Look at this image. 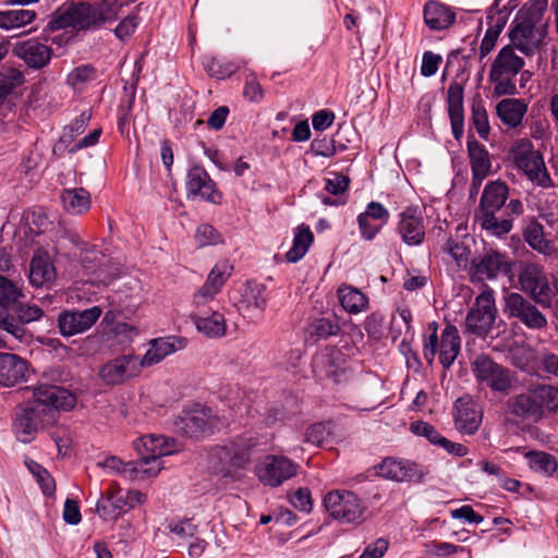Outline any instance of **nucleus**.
<instances>
[{
	"label": "nucleus",
	"instance_id": "11",
	"mask_svg": "<svg viewBox=\"0 0 558 558\" xmlns=\"http://www.w3.org/2000/svg\"><path fill=\"white\" fill-rule=\"evenodd\" d=\"M93 5L86 2L71 3L59 9L48 26L50 29H61L74 27L78 29L95 28V20H93Z\"/></svg>",
	"mask_w": 558,
	"mask_h": 558
},
{
	"label": "nucleus",
	"instance_id": "63",
	"mask_svg": "<svg viewBox=\"0 0 558 558\" xmlns=\"http://www.w3.org/2000/svg\"><path fill=\"white\" fill-rule=\"evenodd\" d=\"M350 180L348 177L340 173H331L325 180V190L330 194L338 195L345 192L349 187Z\"/></svg>",
	"mask_w": 558,
	"mask_h": 558
},
{
	"label": "nucleus",
	"instance_id": "33",
	"mask_svg": "<svg viewBox=\"0 0 558 558\" xmlns=\"http://www.w3.org/2000/svg\"><path fill=\"white\" fill-rule=\"evenodd\" d=\"M508 408L511 414L522 420L538 421L542 418L532 388L524 393L510 398Z\"/></svg>",
	"mask_w": 558,
	"mask_h": 558
},
{
	"label": "nucleus",
	"instance_id": "61",
	"mask_svg": "<svg viewBox=\"0 0 558 558\" xmlns=\"http://www.w3.org/2000/svg\"><path fill=\"white\" fill-rule=\"evenodd\" d=\"M195 240L199 247L214 245L220 242V235L210 225H202L196 229Z\"/></svg>",
	"mask_w": 558,
	"mask_h": 558
},
{
	"label": "nucleus",
	"instance_id": "12",
	"mask_svg": "<svg viewBox=\"0 0 558 558\" xmlns=\"http://www.w3.org/2000/svg\"><path fill=\"white\" fill-rule=\"evenodd\" d=\"M141 368L136 356L120 355L105 363L98 371V377L107 386H118L137 376Z\"/></svg>",
	"mask_w": 558,
	"mask_h": 558
},
{
	"label": "nucleus",
	"instance_id": "19",
	"mask_svg": "<svg viewBox=\"0 0 558 558\" xmlns=\"http://www.w3.org/2000/svg\"><path fill=\"white\" fill-rule=\"evenodd\" d=\"M186 191L189 197L199 196L202 199L217 204L221 194L216 191L215 182L202 167L194 166L187 172Z\"/></svg>",
	"mask_w": 558,
	"mask_h": 558
},
{
	"label": "nucleus",
	"instance_id": "54",
	"mask_svg": "<svg viewBox=\"0 0 558 558\" xmlns=\"http://www.w3.org/2000/svg\"><path fill=\"white\" fill-rule=\"evenodd\" d=\"M92 118L89 111H83L70 125H68L60 138L62 143L71 142L75 136L81 134L88 125Z\"/></svg>",
	"mask_w": 558,
	"mask_h": 558
},
{
	"label": "nucleus",
	"instance_id": "51",
	"mask_svg": "<svg viewBox=\"0 0 558 558\" xmlns=\"http://www.w3.org/2000/svg\"><path fill=\"white\" fill-rule=\"evenodd\" d=\"M22 296V291L12 281L0 276V305L2 307L14 305Z\"/></svg>",
	"mask_w": 558,
	"mask_h": 558
},
{
	"label": "nucleus",
	"instance_id": "50",
	"mask_svg": "<svg viewBox=\"0 0 558 558\" xmlns=\"http://www.w3.org/2000/svg\"><path fill=\"white\" fill-rule=\"evenodd\" d=\"M29 472L35 476L38 484L40 485L45 495H52L56 489V484L49 472L43 468L39 463L28 460L25 462Z\"/></svg>",
	"mask_w": 558,
	"mask_h": 558
},
{
	"label": "nucleus",
	"instance_id": "44",
	"mask_svg": "<svg viewBox=\"0 0 558 558\" xmlns=\"http://www.w3.org/2000/svg\"><path fill=\"white\" fill-rule=\"evenodd\" d=\"M525 458L532 470L544 475L554 474L558 468L555 457L544 451H529Z\"/></svg>",
	"mask_w": 558,
	"mask_h": 558
},
{
	"label": "nucleus",
	"instance_id": "26",
	"mask_svg": "<svg viewBox=\"0 0 558 558\" xmlns=\"http://www.w3.org/2000/svg\"><path fill=\"white\" fill-rule=\"evenodd\" d=\"M508 196L509 187L505 182L500 180L489 182L484 187L476 213L499 211L505 206Z\"/></svg>",
	"mask_w": 558,
	"mask_h": 558
},
{
	"label": "nucleus",
	"instance_id": "22",
	"mask_svg": "<svg viewBox=\"0 0 558 558\" xmlns=\"http://www.w3.org/2000/svg\"><path fill=\"white\" fill-rule=\"evenodd\" d=\"M27 362L13 353L0 352V386L13 387L26 379Z\"/></svg>",
	"mask_w": 558,
	"mask_h": 558
},
{
	"label": "nucleus",
	"instance_id": "16",
	"mask_svg": "<svg viewBox=\"0 0 558 558\" xmlns=\"http://www.w3.org/2000/svg\"><path fill=\"white\" fill-rule=\"evenodd\" d=\"M101 310L93 306L84 311H65L58 318L59 329L62 336L71 337L88 330L100 317Z\"/></svg>",
	"mask_w": 558,
	"mask_h": 558
},
{
	"label": "nucleus",
	"instance_id": "41",
	"mask_svg": "<svg viewBox=\"0 0 558 558\" xmlns=\"http://www.w3.org/2000/svg\"><path fill=\"white\" fill-rule=\"evenodd\" d=\"M541 416L546 412L558 410V387L551 385H536L532 387Z\"/></svg>",
	"mask_w": 558,
	"mask_h": 558
},
{
	"label": "nucleus",
	"instance_id": "20",
	"mask_svg": "<svg viewBox=\"0 0 558 558\" xmlns=\"http://www.w3.org/2000/svg\"><path fill=\"white\" fill-rule=\"evenodd\" d=\"M544 32L536 29L531 21L521 20L510 32L511 46L525 56H531L542 44Z\"/></svg>",
	"mask_w": 558,
	"mask_h": 558
},
{
	"label": "nucleus",
	"instance_id": "52",
	"mask_svg": "<svg viewBox=\"0 0 558 558\" xmlns=\"http://www.w3.org/2000/svg\"><path fill=\"white\" fill-rule=\"evenodd\" d=\"M205 70L211 77L223 80L232 75L236 71V66L232 62L210 58L205 63Z\"/></svg>",
	"mask_w": 558,
	"mask_h": 558
},
{
	"label": "nucleus",
	"instance_id": "8",
	"mask_svg": "<svg viewBox=\"0 0 558 558\" xmlns=\"http://www.w3.org/2000/svg\"><path fill=\"white\" fill-rule=\"evenodd\" d=\"M178 432L189 437L214 433L219 427V417L211 409L197 405L186 410L175 422Z\"/></svg>",
	"mask_w": 558,
	"mask_h": 558
},
{
	"label": "nucleus",
	"instance_id": "59",
	"mask_svg": "<svg viewBox=\"0 0 558 558\" xmlns=\"http://www.w3.org/2000/svg\"><path fill=\"white\" fill-rule=\"evenodd\" d=\"M173 537L180 543L187 542L190 538L194 537L196 533V526L190 521H179V522H170L168 525Z\"/></svg>",
	"mask_w": 558,
	"mask_h": 558
},
{
	"label": "nucleus",
	"instance_id": "57",
	"mask_svg": "<svg viewBox=\"0 0 558 558\" xmlns=\"http://www.w3.org/2000/svg\"><path fill=\"white\" fill-rule=\"evenodd\" d=\"M444 251L454 259L459 267L465 266L470 257L469 247L457 240L448 239L445 243Z\"/></svg>",
	"mask_w": 558,
	"mask_h": 558
},
{
	"label": "nucleus",
	"instance_id": "5",
	"mask_svg": "<svg viewBox=\"0 0 558 558\" xmlns=\"http://www.w3.org/2000/svg\"><path fill=\"white\" fill-rule=\"evenodd\" d=\"M497 307L492 289H486L478 294L465 317V331L477 337H485L493 328Z\"/></svg>",
	"mask_w": 558,
	"mask_h": 558
},
{
	"label": "nucleus",
	"instance_id": "39",
	"mask_svg": "<svg viewBox=\"0 0 558 558\" xmlns=\"http://www.w3.org/2000/svg\"><path fill=\"white\" fill-rule=\"evenodd\" d=\"M37 19V12L28 9L0 11V28L13 31L32 24Z\"/></svg>",
	"mask_w": 558,
	"mask_h": 558
},
{
	"label": "nucleus",
	"instance_id": "32",
	"mask_svg": "<svg viewBox=\"0 0 558 558\" xmlns=\"http://www.w3.org/2000/svg\"><path fill=\"white\" fill-rule=\"evenodd\" d=\"M341 353L336 350L320 354L314 360V371L319 377L332 378L340 383L345 375V369L339 364Z\"/></svg>",
	"mask_w": 558,
	"mask_h": 558
},
{
	"label": "nucleus",
	"instance_id": "30",
	"mask_svg": "<svg viewBox=\"0 0 558 558\" xmlns=\"http://www.w3.org/2000/svg\"><path fill=\"white\" fill-rule=\"evenodd\" d=\"M524 66V60L514 53V48L510 45L500 49L496 56L490 72L494 76L512 75L515 76Z\"/></svg>",
	"mask_w": 558,
	"mask_h": 558
},
{
	"label": "nucleus",
	"instance_id": "14",
	"mask_svg": "<svg viewBox=\"0 0 558 558\" xmlns=\"http://www.w3.org/2000/svg\"><path fill=\"white\" fill-rule=\"evenodd\" d=\"M296 473V464L282 456H267L256 465L258 480L272 487L279 486Z\"/></svg>",
	"mask_w": 558,
	"mask_h": 558
},
{
	"label": "nucleus",
	"instance_id": "13",
	"mask_svg": "<svg viewBox=\"0 0 558 558\" xmlns=\"http://www.w3.org/2000/svg\"><path fill=\"white\" fill-rule=\"evenodd\" d=\"M472 372L478 383L494 391L504 392L511 386L508 369L495 363L488 355L476 356L472 362Z\"/></svg>",
	"mask_w": 558,
	"mask_h": 558
},
{
	"label": "nucleus",
	"instance_id": "49",
	"mask_svg": "<svg viewBox=\"0 0 558 558\" xmlns=\"http://www.w3.org/2000/svg\"><path fill=\"white\" fill-rule=\"evenodd\" d=\"M121 4L118 1H101L97 5H93V20L95 27H99L106 22H110L118 17V11Z\"/></svg>",
	"mask_w": 558,
	"mask_h": 558
},
{
	"label": "nucleus",
	"instance_id": "36",
	"mask_svg": "<svg viewBox=\"0 0 558 558\" xmlns=\"http://www.w3.org/2000/svg\"><path fill=\"white\" fill-rule=\"evenodd\" d=\"M61 203L66 213L82 215L90 208V194L83 187L66 189L62 192Z\"/></svg>",
	"mask_w": 558,
	"mask_h": 558
},
{
	"label": "nucleus",
	"instance_id": "37",
	"mask_svg": "<svg viewBox=\"0 0 558 558\" xmlns=\"http://www.w3.org/2000/svg\"><path fill=\"white\" fill-rule=\"evenodd\" d=\"M497 213H475V221L488 234L501 238L511 231L512 218H507V216L497 217Z\"/></svg>",
	"mask_w": 558,
	"mask_h": 558
},
{
	"label": "nucleus",
	"instance_id": "64",
	"mask_svg": "<svg viewBox=\"0 0 558 558\" xmlns=\"http://www.w3.org/2000/svg\"><path fill=\"white\" fill-rule=\"evenodd\" d=\"M441 61L442 59L439 54H436L432 51L424 52L421 65V74L425 77L433 76L436 74Z\"/></svg>",
	"mask_w": 558,
	"mask_h": 558
},
{
	"label": "nucleus",
	"instance_id": "24",
	"mask_svg": "<svg viewBox=\"0 0 558 558\" xmlns=\"http://www.w3.org/2000/svg\"><path fill=\"white\" fill-rule=\"evenodd\" d=\"M448 112L456 140H460L464 131L463 87L458 82H451L447 90Z\"/></svg>",
	"mask_w": 558,
	"mask_h": 558
},
{
	"label": "nucleus",
	"instance_id": "34",
	"mask_svg": "<svg viewBox=\"0 0 558 558\" xmlns=\"http://www.w3.org/2000/svg\"><path fill=\"white\" fill-rule=\"evenodd\" d=\"M468 156L473 177L486 178L490 173L492 161L488 150L474 137L468 138Z\"/></svg>",
	"mask_w": 558,
	"mask_h": 558
},
{
	"label": "nucleus",
	"instance_id": "42",
	"mask_svg": "<svg viewBox=\"0 0 558 558\" xmlns=\"http://www.w3.org/2000/svg\"><path fill=\"white\" fill-rule=\"evenodd\" d=\"M338 295L342 307L351 314L361 313L367 307V298L355 288L341 287L338 290Z\"/></svg>",
	"mask_w": 558,
	"mask_h": 558
},
{
	"label": "nucleus",
	"instance_id": "46",
	"mask_svg": "<svg viewBox=\"0 0 558 558\" xmlns=\"http://www.w3.org/2000/svg\"><path fill=\"white\" fill-rule=\"evenodd\" d=\"M471 122L478 136L487 141L490 134V126L487 110L482 101L473 102Z\"/></svg>",
	"mask_w": 558,
	"mask_h": 558
},
{
	"label": "nucleus",
	"instance_id": "2",
	"mask_svg": "<svg viewBox=\"0 0 558 558\" xmlns=\"http://www.w3.org/2000/svg\"><path fill=\"white\" fill-rule=\"evenodd\" d=\"M518 282L520 289L543 307H550L554 301L558 302V284L551 282L539 264L523 263L519 268Z\"/></svg>",
	"mask_w": 558,
	"mask_h": 558
},
{
	"label": "nucleus",
	"instance_id": "23",
	"mask_svg": "<svg viewBox=\"0 0 558 558\" xmlns=\"http://www.w3.org/2000/svg\"><path fill=\"white\" fill-rule=\"evenodd\" d=\"M104 469L123 475L130 481L144 480L158 475V468L154 465L153 469H145V462L130 461L123 462L118 457H109L104 462L99 463Z\"/></svg>",
	"mask_w": 558,
	"mask_h": 558
},
{
	"label": "nucleus",
	"instance_id": "35",
	"mask_svg": "<svg viewBox=\"0 0 558 558\" xmlns=\"http://www.w3.org/2000/svg\"><path fill=\"white\" fill-rule=\"evenodd\" d=\"M460 352V337L454 326L448 325L441 333L439 361L444 367L449 368Z\"/></svg>",
	"mask_w": 558,
	"mask_h": 558
},
{
	"label": "nucleus",
	"instance_id": "60",
	"mask_svg": "<svg viewBox=\"0 0 558 558\" xmlns=\"http://www.w3.org/2000/svg\"><path fill=\"white\" fill-rule=\"evenodd\" d=\"M513 77L514 76L512 75L494 76L493 72L489 71V81L494 84V95H514L517 93V87L512 82Z\"/></svg>",
	"mask_w": 558,
	"mask_h": 558
},
{
	"label": "nucleus",
	"instance_id": "21",
	"mask_svg": "<svg viewBox=\"0 0 558 558\" xmlns=\"http://www.w3.org/2000/svg\"><path fill=\"white\" fill-rule=\"evenodd\" d=\"M397 230L407 245L421 244L425 239V226L418 208L410 207L401 213Z\"/></svg>",
	"mask_w": 558,
	"mask_h": 558
},
{
	"label": "nucleus",
	"instance_id": "9",
	"mask_svg": "<svg viewBox=\"0 0 558 558\" xmlns=\"http://www.w3.org/2000/svg\"><path fill=\"white\" fill-rule=\"evenodd\" d=\"M511 259L505 253L495 250L485 251L472 259L470 274L473 280H494L511 271Z\"/></svg>",
	"mask_w": 558,
	"mask_h": 558
},
{
	"label": "nucleus",
	"instance_id": "3",
	"mask_svg": "<svg viewBox=\"0 0 558 558\" xmlns=\"http://www.w3.org/2000/svg\"><path fill=\"white\" fill-rule=\"evenodd\" d=\"M510 155L515 168L533 183L541 187L554 186L547 171L543 155L535 149L532 142L521 138L511 147Z\"/></svg>",
	"mask_w": 558,
	"mask_h": 558
},
{
	"label": "nucleus",
	"instance_id": "53",
	"mask_svg": "<svg viewBox=\"0 0 558 558\" xmlns=\"http://www.w3.org/2000/svg\"><path fill=\"white\" fill-rule=\"evenodd\" d=\"M548 8V0H529L521 9L520 14L523 21H531L533 24L541 22Z\"/></svg>",
	"mask_w": 558,
	"mask_h": 558
},
{
	"label": "nucleus",
	"instance_id": "38",
	"mask_svg": "<svg viewBox=\"0 0 558 558\" xmlns=\"http://www.w3.org/2000/svg\"><path fill=\"white\" fill-rule=\"evenodd\" d=\"M193 322L196 329L208 338H220L226 335L227 323L223 314L213 312L210 315H195Z\"/></svg>",
	"mask_w": 558,
	"mask_h": 558
},
{
	"label": "nucleus",
	"instance_id": "10",
	"mask_svg": "<svg viewBox=\"0 0 558 558\" xmlns=\"http://www.w3.org/2000/svg\"><path fill=\"white\" fill-rule=\"evenodd\" d=\"M504 313L509 318H518L531 329L546 327L547 319L538 308L518 292H509L504 298Z\"/></svg>",
	"mask_w": 558,
	"mask_h": 558
},
{
	"label": "nucleus",
	"instance_id": "31",
	"mask_svg": "<svg viewBox=\"0 0 558 558\" xmlns=\"http://www.w3.org/2000/svg\"><path fill=\"white\" fill-rule=\"evenodd\" d=\"M126 510L123 494L117 488L106 492L96 504V512L104 520H117Z\"/></svg>",
	"mask_w": 558,
	"mask_h": 558
},
{
	"label": "nucleus",
	"instance_id": "1",
	"mask_svg": "<svg viewBox=\"0 0 558 558\" xmlns=\"http://www.w3.org/2000/svg\"><path fill=\"white\" fill-rule=\"evenodd\" d=\"M33 396L34 400L19 410L13 424L16 438L24 444L34 438L39 422H53L59 410H70L76 403L73 393L58 386L39 385Z\"/></svg>",
	"mask_w": 558,
	"mask_h": 558
},
{
	"label": "nucleus",
	"instance_id": "28",
	"mask_svg": "<svg viewBox=\"0 0 558 558\" xmlns=\"http://www.w3.org/2000/svg\"><path fill=\"white\" fill-rule=\"evenodd\" d=\"M56 278V269L48 254H36L29 265L28 279L32 286L41 288L50 284Z\"/></svg>",
	"mask_w": 558,
	"mask_h": 558
},
{
	"label": "nucleus",
	"instance_id": "18",
	"mask_svg": "<svg viewBox=\"0 0 558 558\" xmlns=\"http://www.w3.org/2000/svg\"><path fill=\"white\" fill-rule=\"evenodd\" d=\"M12 52L34 70L48 65L52 57V49L34 38L15 43Z\"/></svg>",
	"mask_w": 558,
	"mask_h": 558
},
{
	"label": "nucleus",
	"instance_id": "48",
	"mask_svg": "<svg viewBox=\"0 0 558 558\" xmlns=\"http://www.w3.org/2000/svg\"><path fill=\"white\" fill-rule=\"evenodd\" d=\"M524 239L532 248L543 254L551 253L553 246L548 241L544 239L543 228L541 225H530L524 231Z\"/></svg>",
	"mask_w": 558,
	"mask_h": 558
},
{
	"label": "nucleus",
	"instance_id": "25",
	"mask_svg": "<svg viewBox=\"0 0 558 558\" xmlns=\"http://www.w3.org/2000/svg\"><path fill=\"white\" fill-rule=\"evenodd\" d=\"M184 347L185 340L182 338L171 337L154 339L150 342V348L146 351L142 360H140L141 367L157 364L169 354H172Z\"/></svg>",
	"mask_w": 558,
	"mask_h": 558
},
{
	"label": "nucleus",
	"instance_id": "7",
	"mask_svg": "<svg viewBox=\"0 0 558 558\" xmlns=\"http://www.w3.org/2000/svg\"><path fill=\"white\" fill-rule=\"evenodd\" d=\"M329 514L345 523H355L362 518L364 507L359 497L349 490H332L324 498Z\"/></svg>",
	"mask_w": 558,
	"mask_h": 558
},
{
	"label": "nucleus",
	"instance_id": "6",
	"mask_svg": "<svg viewBox=\"0 0 558 558\" xmlns=\"http://www.w3.org/2000/svg\"><path fill=\"white\" fill-rule=\"evenodd\" d=\"M134 448L141 456L138 462H145V469H153L154 465H157L158 473L162 469L160 458L179 451L175 440L162 435L140 437L134 441Z\"/></svg>",
	"mask_w": 558,
	"mask_h": 558
},
{
	"label": "nucleus",
	"instance_id": "17",
	"mask_svg": "<svg viewBox=\"0 0 558 558\" xmlns=\"http://www.w3.org/2000/svg\"><path fill=\"white\" fill-rule=\"evenodd\" d=\"M456 428L466 435H473L482 424L483 410L470 396H463L454 404Z\"/></svg>",
	"mask_w": 558,
	"mask_h": 558
},
{
	"label": "nucleus",
	"instance_id": "29",
	"mask_svg": "<svg viewBox=\"0 0 558 558\" xmlns=\"http://www.w3.org/2000/svg\"><path fill=\"white\" fill-rule=\"evenodd\" d=\"M456 20L454 12L447 5L428 1L424 7V21L433 31H442L448 28Z\"/></svg>",
	"mask_w": 558,
	"mask_h": 558
},
{
	"label": "nucleus",
	"instance_id": "56",
	"mask_svg": "<svg viewBox=\"0 0 558 558\" xmlns=\"http://www.w3.org/2000/svg\"><path fill=\"white\" fill-rule=\"evenodd\" d=\"M95 77H96L95 69L89 64H84V65L73 69L68 74L66 82L72 87L76 88L82 84H85L87 82L95 80Z\"/></svg>",
	"mask_w": 558,
	"mask_h": 558
},
{
	"label": "nucleus",
	"instance_id": "45",
	"mask_svg": "<svg viewBox=\"0 0 558 558\" xmlns=\"http://www.w3.org/2000/svg\"><path fill=\"white\" fill-rule=\"evenodd\" d=\"M339 331V324L326 317L313 319L306 328L308 337L315 340L327 339L328 337L338 335Z\"/></svg>",
	"mask_w": 558,
	"mask_h": 558
},
{
	"label": "nucleus",
	"instance_id": "55",
	"mask_svg": "<svg viewBox=\"0 0 558 558\" xmlns=\"http://www.w3.org/2000/svg\"><path fill=\"white\" fill-rule=\"evenodd\" d=\"M330 436V427L325 423H317L307 428L305 440L320 447L329 441Z\"/></svg>",
	"mask_w": 558,
	"mask_h": 558
},
{
	"label": "nucleus",
	"instance_id": "4",
	"mask_svg": "<svg viewBox=\"0 0 558 558\" xmlns=\"http://www.w3.org/2000/svg\"><path fill=\"white\" fill-rule=\"evenodd\" d=\"M250 456L246 448L241 444L230 442L225 446L215 447L209 453L210 470L234 482L241 478V470L248 463Z\"/></svg>",
	"mask_w": 558,
	"mask_h": 558
},
{
	"label": "nucleus",
	"instance_id": "58",
	"mask_svg": "<svg viewBox=\"0 0 558 558\" xmlns=\"http://www.w3.org/2000/svg\"><path fill=\"white\" fill-rule=\"evenodd\" d=\"M0 328L21 342L28 340V332L23 324L19 322V318L15 319L9 315L3 316L2 319H0Z\"/></svg>",
	"mask_w": 558,
	"mask_h": 558
},
{
	"label": "nucleus",
	"instance_id": "27",
	"mask_svg": "<svg viewBox=\"0 0 558 558\" xmlns=\"http://www.w3.org/2000/svg\"><path fill=\"white\" fill-rule=\"evenodd\" d=\"M526 111L527 104L523 99L506 98L496 105L498 118L509 129L521 125Z\"/></svg>",
	"mask_w": 558,
	"mask_h": 558
},
{
	"label": "nucleus",
	"instance_id": "40",
	"mask_svg": "<svg viewBox=\"0 0 558 558\" xmlns=\"http://www.w3.org/2000/svg\"><path fill=\"white\" fill-rule=\"evenodd\" d=\"M314 241L313 232L310 227L301 225L294 231L292 247L287 252L286 259L290 263H296L304 257L308 247Z\"/></svg>",
	"mask_w": 558,
	"mask_h": 558
},
{
	"label": "nucleus",
	"instance_id": "15",
	"mask_svg": "<svg viewBox=\"0 0 558 558\" xmlns=\"http://www.w3.org/2000/svg\"><path fill=\"white\" fill-rule=\"evenodd\" d=\"M377 474L396 482L420 483L424 480L426 472L413 461L386 458L377 465Z\"/></svg>",
	"mask_w": 558,
	"mask_h": 558
},
{
	"label": "nucleus",
	"instance_id": "62",
	"mask_svg": "<svg viewBox=\"0 0 558 558\" xmlns=\"http://www.w3.org/2000/svg\"><path fill=\"white\" fill-rule=\"evenodd\" d=\"M411 430L417 435L427 438L432 444L439 445L442 437L433 425L426 422H414L411 424Z\"/></svg>",
	"mask_w": 558,
	"mask_h": 558
},
{
	"label": "nucleus",
	"instance_id": "43",
	"mask_svg": "<svg viewBox=\"0 0 558 558\" xmlns=\"http://www.w3.org/2000/svg\"><path fill=\"white\" fill-rule=\"evenodd\" d=\"M265 286L257 282H247L241 293L240 302L250 311H263L266 305Z\"/></svg>",
	"mask_w": 558,
	"mask_h": 558
},
{
	"label": "nucleus",
	"instance_id": "47",
	"mask_svg": "<svg viewBox=\"0 0 558 558\" xmlns=\"http://www.w3.org/2000/svg\"><path fill=\"white\" fill-rule=\"evenodd\" d=\"M232 270L233 266L228 260H220L210 270L205 283L219 292L231 276Z\"/></svg>",
	"mask_w": 558,
	"mask_h": 558
}]
</instances>
